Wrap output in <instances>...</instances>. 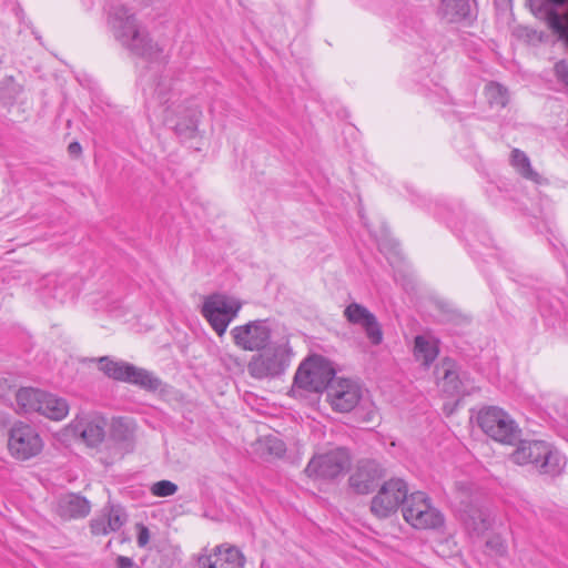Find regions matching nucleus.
I'll return each mask as SVG.
<instances>
[{"label":"nucleus","instance_id":"nucleus-1","mask_svg":"<svg viewBox=\"0 0 568 568\" xmlns=\"http://www.w3.org/2000/svg\"><path fill=\"white\" fill-rule=\"evenodd\" d=\"M108 24L114 38L132 53L154 60L162 52L146 29L136 20L135 14L124 4L115 3L110 7Z\"/></svg>","mask_w":568,"mask_h":568},{"label":"nucleus","instance_id":"nucleus-2","mask_svg":"<svg viewBox=\"0 0 568 568\" xmlns=\"http://www.w3.org/2000/svg\"><path fill=\"white\" fill-rule=\"evenodd\" d=\"M510 457L515 464H531L540 474L552 477L565 466V457L545 440H520Z\"/></svg>","mask_w":568,"mask_h":568},{"label":"nucleus","instance_id":"nucleus-3","mask_svg":"<svg viewBox=\"0 0 568 568\" xmlns=\"http://www.w3.org/2000/svg\"><path fill=\"white\" fill-rule=\"evenodd\" d=\"M292 351L287 343H276L254 355L247 365L255 379H273L283 375L291 364Z\"/></svg>","mask_w":568,"mask_h":568},{"label":"nucleus","instance_id":"nucleus-4","mask_svg":"<svg viewBox=\"0 0 568 568\" xmlns=\"http://www.w3.org/2000/svg\"><path fill=\"white\" fill-rule=\"evenodd\" d=\"M99 369L109 378L135 385L146 392H156L162 386L161 378L153 372L108 356L99 358Z\"/></svg>","mask_w":568,"mask_h":568},{"label":"nucleus","instance_id":"nucleus-5","mask_svg":"<svg viewBox=\"0 0 568 568\" xmlns=\"http://www.w3.org/2000/svg\"><path fill=\"white\" fill-rule=\"evenodd\" d=\"M478 426L491 439L507 445L519 440L520 430L514 419L501 408L489 406L477 416Z\"/></svg>","mask_w":568,"mask_h":568},{"label":"nucleus","instance_id":"nucleus-6","mask_svg":"<svg viewBox=\"0 0 568 568\" xmlns=\"http://www.w3.org/2000/svg\"><path fill=\"white\" fill-rule=\"evenodd\" d=\"M402 511L404 519L416 529H436L444 524V516L423 491L407 496Z\"/></svg>","mask_w":568,"mask_h":568},{"label":"nucleus","instance_id":"nucleus-7","mask_svg":"<svg viewBox=\"0 0 568 568\" xmlns=\"http://www.w3.org/2000/svg\"><path fill=\"white\" fill-rule=\"evenodd\" d=\"M336 378L334 369L322 357H311L300 365L294 384L310 392H327V387Z\"/></svg>","mask_w":568,"mask_h":568},{"label":"nucleus","instance_id":"nucleus-8","mask_svg":"<svg viewBox=\"0 0 568 568\" xmlns=\"http://www.w3.org/2000/svg\"><path fill=\"white\" fill-rule=\"evenodd\" d=\"M351 460L348 449L337 447L327 453L315 455L308 462L305 473L313 478L335 479L348 470Z\"/></svg>","mask_w":568,"mask_h":568},{"label":"nucleus","instance_id":"nucleus-9","mask_svg":"<svg viewBox=\"0 0 568 568\" xmlns=\"http://www.w3.org/2000/svg\"><path fill=\"white\" fill-rule=\"evenodd\" d=\"M241 303L222 294H213L205 298L201 313L219 336H222L229 324L236 317Z\"/></svg>","mask_w":568,"mask_h":568},{"label":"nucleus","instance_id":"nucleus-10","mask_svg":"<svg viewBox=\"0 0 568 568\" xmlns=\"http://www.w3.org/2000/svg\"><path fill=\"white\" fill-rule=\"evenodd\" d=\"M43 442L38 430L23 422H17L9 432L8 449L18 460H29L41 453Z\"/></svg>","mask_w":568,"mask_h":568},{"label":"nucleus","instance_id":"nucleus-11","mask_svg":"<svg viewBox=\"0 0 568 568\" xmlns=\"http://www.w3.org/2000/svg\"><path fill=\"white\" fill-rule=\"evenodd\" d=\"M230 334L239 348L247 352L262 351L271 342L272 327L267 320H255L233 327Z\"/></svg>","mask_w":568,"mask_h":568},{"label":"nucleus","instance_id":"nucleus-12","mask_svg":"<svg viewBox=\"0 0 568 568\" xmlns=\"http://www.w3.org/2000/svg\"><path fill=\"white\" fill-rule=\"evenodd\" d=\"M407 485L403 479L392 478L383 484L371 503L372 513L378 518L393 515L407 498Z\"/></svg>","mask_w":568,"mask_h":568},{"label":"nucleus","instance_id":"nucleus-13","mask_svg":"<svg viewBox=\"0 0 568 568\" xmlns=\"http://www.w3.org/2000/svg\"><path fill=\"white\" fill-rule=\"evenodd\" d=\"M363 394V388L357 382L337 377L327 387L326 397L333 410L349 413L362 403Z\"/></svg>","mask_w":568,"mask_h":568},{"label":"nucleus","instance_id":"nucleus-14","mask_svg":"<svg viewBox=\"0 0 568 568\" xmlns=\"http://www.w3.org/2000/svg\"><path fill=\"white\" fill-rule=\"evenodd\" d=\"M383 476L384 470L377 462L362 459L349 476L348 483L356 494L366 495L377 487Z\"/></svg>","mask_w":568,"mask_h":568},{"label":"nucleus","instance_id":"nucleus-15","mask_svg":"<svg viewBox=\"0 0 568 568\" xmlns=\"http://www.w3.org/2000/svg\"><path fill=\"white\" fill-rule=\"evenodd\" d=\"M345 318L354 325H359L373 345L383 342L382 327L376 316L365 306L358 303H351L344 310Z\"/></svg>","mask_w":568,"mask_h":568},{"label":"nucleus","instance_id":"nucleus-16","mask_svg":"<svg viewBox=\"0 0 568 568\" xmlns=\"http://www.w3.org/2000/svg\"><path fill=\"white\" fill-rule=\"evenodd\" d=\"M200 568H243L245 558L241 550L230 544H222L211 555L199 557Z\"/></svg>","mask_w":568,"mask_h":568},{"label":"nucleus","instance_id":"nucleus-17","mask_svg":"<svg viewBox=\"0 0 568 568\" xmlns=\"http://www.w3.org/2000/svg\"><path fill=\"white\" fill-rule=\"evenodd\" d=\"M126 519L128 516L122 506L108 503L100 515L90 521V529L95 536H104L118 531L126 523Z\"/></svg>","mask_w":568,"mask_h":568},{"label":"nucleus","instance_id":"nucleus-18","mask_svg":"<svg viewBox=\"0 0 568 568\" xmlns=\"http://www.w3.org/2000/svg\"><path fill=\"white\" fill-rule=\"evenodd\" d=\"M435 376L438 386L444 393L453 396L460 392L462 378L459 367L452 358L446 357L436 365Z\"/></svg>","mask_w":568,"mask_h":568},{"label":"nucleus","instance_id":"nucleus-19","mask_svg":"<svg viewBox=\"0 0 568 568\" xmlns=\"http://www.w3.org/2000/svg\"><path fill=\"white\" fill-rule=\"evenodd\" d=\"M438 16L450 23L476 19L469 0H440Z\"/></svg>","mask_w":568,"mask_h":568},{"label":"nucleus","instance_id":"nucleus-20","mask_svg":"<svg viewBox=\"0 0 568 568\" xmlns=\"http://www.w3.org/2000/svg\"><path fill=\"white\" fill-rule=\"evenodd\" d=\"M57 514L63 519L82 518L91 510L90 503L77 494H68L59 498Z\"/></svg>","mask_w":568,"mask_h":568},{"label":"nucleus","instance_id":"nucleus-21","mask_svg":"<svg viewBox=\"0 0 568 568\" xmlns=\"http://www.w3.org/2000/svg\"><path fill=\"white\" fill-rule=\"evenodd\" d=\"M465 527L475 535L484 534L491 526L489 514L481 507L468 504L460 509Z\"/></svg>","mask_w":568,"mask_h":568},{"label":"nucleus","instance_id":"nucleus-22","mask_svg":"<svg viewBox=\"0 0 568 568\" xmlns=\"http://www.w3.org/2000/svg\"><path fill=\"white\" fill-rule=\"evenodd\" d=\"M45 393L39 388L21 387L16 392L14 410L19 414L38 413Z\"/></svg>","mask_w":568,"mask_h":568},{"label":"nucleus","instance_id":"nucleus-23","mask_svg":"<svg viewBox=\"0 0 568 568\" xmlns=\"http://www.w3.org/2000/svg\"><path fill=\"white\" fill-rule=\"evenodd\" d=\"M69 409V404L64 398L47 392L38 414L52 420H62L67 417Z\"/></svg>","mask_w":568,"mask_h":568},{"label":"nucleus","instance_id":"nucleus-24","mask_svg":"<svg viewBox=\"0 0 568 568\" xmlns=\"http://www.w3.org/2000/svg\"><path fill=\"white\" fill-rule=\"evenodd\" d=\"M108 423L102 416H91L85 419L81 430V437L88 446L95 447L101 444L105 436V427Z\"/></svg>","mask_w":568,"mask_h":568},{"label":"nucleus","instance_id":"nucleus-25","mask_svg":"<svg viewBox=\"0 0 568 568\" xmlns=\"http://www.w3.org/2000/svg\"><path fill=\"white\" fill-rule=\"evenodd\" d=\"M414 354L425 366H429L438 355L436 341L429 339L423 335L416 336Z\"/></svg>","mask_w":568,"mask_h":568},{"label":"nucleus","instance_id":"nucleus-26","mask_svg":"<svg viewBox=\"0 0 568 568\" xmlns=\"http://www.w3.org/2000/svg\"><path fill=\"white\" fill-rule=\"evenodd\" d=\"M510 162L523 178L534 182L539 181V174L531 168L530 160L525 152L514 149Z\"/></svg>","mask_w":568,"mask_h":568},{"label":"nucleus","instance_id":"nucleus-27","mask_svg":"<svg viewBox=\"0 0 568 568\" xmlns=\"http://www.w3.org/2000/svg\"><path fill=\"white\" fill-rule=\"evenodd\" d=\"M485 94L491 105L504 108L508 102L507 89L496 82H490L485 88Z\"/></svg>","mask_w":568,"mask_h":568},{"label":"nucleus","instance_id":"nucleus-28","mask_svg":"<svg viewBox=\"0 0 568 568\" xmlns=\"http://www.w3.org/2000/svg\"><path fill=\"white\" fill-rule=\"evenodd\" d=\"M260 445L267 452L268 455L281 457L284 455L286 448L282 439L275 436H267L260 442Z\"/></svg>","mask_w":568,"mask_h":568},{"label":"nucleus","instance_id":"nucleus-29","mask_svg":"<svg viewBox=\"0 0 568 568\" xmlns=\"http://www.w3.org/2000/svg\"><path fill=\"white\" fill-rule=\"evenodd\" d=\"M178 486L170 480H160L152 485L151 491L154 496L169 497L176 493Z\"/></svg>","mask_w":568,"mask_h":568},{"label":"nucleus","instance_id":"nucleus-30","mask_svg":"<svg viewBox=\"0 0 568 568\" xmlns=\"http://www.w3.org/2000/svg\"><path fill=\"white\" fill-rule=\"evenodd\" d=\"M439 310L443 322L460 324L466 321V317L463 314L450 307L448 304H439Z\"/></svg>","mask_w":568,"mask_h":568},{"label":"nucleus","instance_id":"nucleus-31","mask_svg":"<svg viewBox=\"0 0 568 568\" xmlns=\"http://www.w3.org/2000/svg\"><path fill=\"white\" fill-rule=\"evenodd\" d=\"M174 130L180 138L191 139L195 135L197 123L195 120L191 119L186 123H178Z\"/></svg>","mask_w":568,"mask_h":568},{"label":"nucleus","instance_id":"nucleus-32","mask_svg":"<svg viewBox=\"0 0 568 568\" xmlns=\"http://www.w3.org/2000/svg\"><path fill=\"white\" fill-rule=\"evenodd\" d=\"M555 74L560 82L568 85V63L566 61H559L555 64Z\"/></svg>","mask_w":568,"mask_h":568},{"label":"nucleus","instance_id":"nucleus-33","mask_svg":"<svg viewBox=\"0 0 568 568\" xmlns=\"http://www.w3.org/2000/svg\"><path fill=\"white\" fill-rule=\"evenodd\" d=\"M149 540H150L149 529L145 526L141 525L139 527V534H138V538H136L138 546L144 547L148 545Z\"/></svg>","mask_w":568,"mask_h":568},{"label":"nucleus","instance_id":"nucleus-34","mask_svg":"<svg viewBox=\"0 0 568 568\" xmlns=\"http://www.w3.org/2000/svg\"><path fill=\"white\" fill-rule=\"evenodd\" d=\"M487 547L496 549V551L500 555L505 554L506 546L499 538H493L487 541Z\"/></svg>","mask_w":568,"mask_h":568},{"label":"nucleus","instance_id":"nucleus-35","mask_svg":"<svg viewBox=\"0 0 568 568\" xmlns=\"http://www.w3.org/2000/svg\"><path fill=\"white\" fill-rule=\"evenodd\" d=\"M116 568H133L134 561L130 557L118 556L115 560Z\"/></svg>","mask_w":568,"mask_h":568},{"label":"nucleus","instance_id":"nucleus-36","mask_svg":"<svg viewBox=\"0 0 568 568\" xmlns=\"http://www.w3.org/2000/svg\"><path fill=\"white\" fill-rule=\"evenodd\" d=\"M68 152L71 156H79L82 153V146L79 142H71L68 146Z\"/></svg>","mask_w":568,"mask_h":568},{"label":"nucleus","instance_id":"nucleus-37","mask_svg":"<svg viewBox=\"0 0 568 568\" xmlns=\"http://www.w3.org/2000/svg\"><path fill=\"white\" fill-rule=\"evenodd\" d=\"M52 296L54 300H58L61 303H63L67 298V294L63 292V290L58 287L54 288Z\"/></svg>","mask_w":568,"mask_h":568},{"label":"nucleus","instance_id":"nucleus-38","mask_svg":"<svg viewBox=\"0 0 568 568\" xmlns=\"http://www.w3.org/2000/svg\"><path fill=\"white\" fill-rule=\"evenodd\" d=\"M158 100L160 103L165 104L169 102V99L162 93V91H158Z\"/></svg>","mask_w":568,"mask_h":568},{"label":"nucleus","instance_id":"nucleus-39","mask_svg":"<svg viewBox=\"0 0 568 568\" xmlns=\"http://www.w3.org/2000/svg\"><path fill=\"white\" fill-rule=\"evenodd\" d=\"M47 281H48V283H53V282H55V281H57V277H55V276H49V277L47 278Z\"/></svg>","mask_w":568,"mask_h":568}]
</instances>
